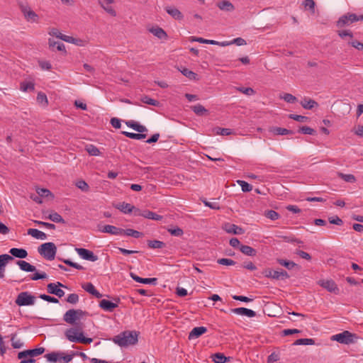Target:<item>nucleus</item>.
<instances>
[{
	"instance_id": "f257e3e1",
	"label": "nucleus",
	"mask_w": 363,
	"mask_h": 363,
	"mask_svg": "<svg viewBox=\"0 0 363 363\" xmlns=\"http://www.w3.org/2000/svg\"><path fill=\"white\" fill-rule=\"evenodd\" d=\"M139 332L135 330H125L113 339V342L121 347L134 345L138 341Z\"/></svg>"
},
{
	"instance_id": "f03ea898",
	"label": "nucleus",
	"mask_w": 363,
	"mask_h": 363,
	"mask_svg": "<svg viewBox=\"0 0 363 363\" xmlns=\"http://www.w3.org/2000/svg\"><path fill=\"white\" fill-rule=\"evenodd\" d=\"M66 338L72 342H79L82 344H90L93 342L91 337H85L82 328L79 327L69 328L65 332Z\"/></svg>"
},
{
	"instance_id": "7ed1b4c3",
	"label": "nucleus",
	"mask_w": 363,
	"mask_h": 363,
	"mask_svg": "<svg viewBox=\"0 0 363 363\" xmlns=\"http://www.w3.org/2000/svg\"><path fill=\"white\" fill-rule=\"evenodd\" d=\"M45 347H38L31 350H26L18 353V359H21L20 363H34L35 359L33 357L43 354Z\"/></svg>"
},
{
	"instance_id": "20e7f679",
	"label": "nucleus",
	"mask_w": 363,
	"mask_h": 363,
	"mask_svg": "<svg viewBox=\"0 0 363 363\" xmlns=\"http://www.w3.org/2000/svg\"><path fill=\"white\" fill-rule=\"evenodd\" d=\"M74 355V352L71 354H66L62 352H52L46 354L45 357L48 362L51 363H69L72 360Z\"/></svg>"
},
{
	"instance_id": "39448f33",
	"label": "nucleus",
	"mask_w": 363,
	"mask_h": 363,
	"mask_svg": "<svg viewBox=\"0 0 363 363\" xmlns=\"http://www.w3.org/2000/svg\"><path fill=\"white\" fill-rule=\"evenodd\" d=\"M38 253L48 260L55 259L57 247L55 243L48 242L40 245L38 248Z\"/></svg>"
},
{
	"instance_id": "423d86ee",
	"label": "nucleus",
	"mask_w": 363,
	"mask_h": 363,
	"mask_svg": "<svg viewBox=\"0 0 363 363\" xmlns=\"http://www.w3.org/2000/svg\"><path fill=\"white\" fill-rule=\"evenodd\" d=\"M358 336L355 333H352L348 330H345L341 333L334 335L331 337V340L337 341L341 344L350 345L357 342Z\"/></svg>"
},
{
	"instance_id": "0eeeda50",
	"label": "nucleus",
	"mask_w": 363,
	"mask_h": 363,
	"mask_svg": "<svg viewBox=\"0 0 363 363\" xmlns=\"http://www.w3.org/2000/svg\"><path fill=\"white\" fill-rule=\"evenodd\" d=\"M36 297L28 291H23L18 294L15 303L18 306H32L35 304Z\"/></svg>"
},
{
	"instance_id": "6e6552de",
	"label": "nucleus",
	"mask_w": 363,
	"mask_h": 363,
	"mask_svg": "<svg viewBox=\"0 0 363 363\" xmlns=\"http://www.w3.org/2000/svg\"><path fill=\"white\" fill-rule=\"evenodd\" d=\"M357 21H358L357 14L353 13H347L339 18L336 22V26L337 28H343Z\"/></svg>"
},
{
	"instance_id": "1a4fd4ad",
	"label": "nucleus",
	"mask_w": 363,
	"mask_h": 363,
	"mask_svg": "<svg viewBox=\"0 0 363 363\" xmlns=\"http://www.w3.org/2000/svg\"><path fill=\"white\" fill-rule=\"evenodd\" d=\"M60 287L67 288L65 285L59 281L57 283H50L47 285L48 293L55 295L59 298H62L65 295V291L60 289Z\"/></svg>"
},
{
	"instance_id": "9d476101",
	"label": "nucleus",
	"mask_w": 363,
	"mask_h": 363,
	"mask_svg": "<svg viewBox=\"0 0 363 363\" xmlns=\"http://www.w3.org/2000/svg\"><path fill=\"white\" fill-rule=\"evenodd\" d=\"M113 300L115 302L106 300V299H102L99 302V307L107 312H113L116 308L118 306V303H120V298L118 297L113 298Z\"/></svg>"
},
{
	"instance_id": "9b49d317",
	"label": "nucleus",
	"mask_w": 363,
	"mask_h": 363,
	"mask_svg": "<svg viewBox=\"0 0 363 363\" xmlns=\"http://www.w3.org/2000/svg\"><path fill=\"white\" fill-rule=\"evenodd\" d=\"M318 285L325 289L327 291L335 294H339L340 289L336 283L332 279H321L318 281Z\"/></svg>"
},
{
	"instance_id": "f8f14e48",
	"label": "nucleus",
	"mask_w": 363,
	"mask_h": 363,
	"mask_svg": "<svg viewBox=\"0 0 363 363\" xmlns=\"http://www.w3.org/2000/svg\"><path fill=\"white\" fill-rule=\"evenodd\" d=\"M75 250L78 255L84 259L91 262H95L98 259V257L89 250L85 248H76Z\"/></svg>"
},
{
	"instance_id": "ddd939ff",
	"label": "nucleus",
	"mask_w": 363,
	"mask_h": 363,
	"mask_svg": "<svg viewBox=\"0 0 363 363\" xmlns=\"http://www.w3.org/2000/svg\"><path fill=\"white\" fill-rule=\"evenodd\" d=\"M222 228L229 234L242 235L245 233V230L242 228L230 223H225Z\"/></svg>"
},
{
	"instance_id": "4468645a",
	"label": "nucleus",
	"mask_w": 363,
	"mask_h": 363,
	"mask_svg": "<svg viewBox=\"0 0 363 363\" xmlns=\"http://www.w3.org/2000/svg\"><path fill=\"white\" fill-rule=\"evenodd\" d=\"M14 258L7 254H3L0 255V279L4 277V272L6 270V264L9 261L13 260Z\"/></svg>"
},
{
	"instance_id": "2eb2a0df",
	"label": "nucleus",
	"mask_w": 363,
	"mask_h": 363,
	"mask_svg": "<svg viewBox=\"0 0 363 363\" xmlns=\"http://www.w3.org/2000/svg\"><path fill=\"white\" fill-rule=\"evenodd\" d=\"M230 311L233 313L249 318H253L256 315V313L254 311L243 307L232 308Z\"/></svg>"
},
{
	"instance_id": "dca6fc26",
	"label": "nucleus",
	"mask_w": 363,
	"mask_h": 363,
	"mask_svg": "<svg viewBox=\"0 0 363 363\" xmlns=\"http://www.w3.org/2000/svg\"><path fill=\"white\" fill-rule=\"evenodd\" d=\"M130 276L133 280L141 284L155 285L157 281V278H142L133 272L130 273Z\"/></svg>"
},
{
	"instance_id": "f3484780",
	"label": "nucleus",
	"mask_w": 363,
	"mask_h": 363,
	"mask_svg": "<svg viewBox=\"0 0 363 363\" xmlns=\"http://www.w3.org/2000/svg\"><path fill=\"white\" fill-rule=\"evenodd\" d=\"M102 233H109L113 235H122L123 228L111 225H106L100 230Z\"/></svg>"
},
{
	"instance_id": "a211bd4d",
	"label": "nucleus",
	"mask_w": 363,
	"mask_h": 363,
	"mask_svg": "<svg viewBox=\"0 0 363 363\" xmlns=\"http://www.w3.org/2000/svg\"><path fill=\"white\" fill-rule=\"evenodd\" d=\"M207 332V328L203 326L195 327L189 334V340L198 338Z\"/></svg>"
},
{
	"instance_id": "6ab92c4d",
	"label": "nucleus",
	"mask_w": 363,
	"mask_h": 363,
	"mask_svg": "<svg viewBox=\"0 0 363 363\" xmlns=\"http://www.w3.org/2000/svg\"><path fill=\"white\" fill-rule=\"evenodd\" d=\"M10 256L19 259H24L28 256V252L25 249L23 248H11L9 250Z\"/></svg>"
},
{
	"instance_id": "aec40b11",
	"label": "nucleus",
	"mask_w": 363,
	"mask_h": 363,
	"mask_svg": "<svg viewBox=\"0 0 363 363\" xmlns=\"http://www.w3.org/2000/svg\"><path fill=\"white\" fill-rule=\"evenodd\" d=\"M16 264L22 271L26 272H33L36 271V268L35 266L30 264V263L24 260H17Z\"/></svg>"
},
{
	"instance_id": "412c9836",
	"label": "nucleus",
	"mask_w": 363,
	"mask_h": 363,
	"mask_svg": "<svg viewBox=\"0 0 363 363\" xmlns=\"http://www.w3.org/2000/svg\"><path fill=\"white\" fill-rule=\"evenodd\" d=\"M217 6L223 11L232 12L235 10L234 5L228 0H223L217 3Z\"/></svg>"
},
{
	"instance_id": "4be33fe9",
	"label": "nucleus",
	"mask_w": 363,
	"mask_h": 363,
	"mask_svg": "<svg viewBox=\"0 0 363 363\" xmlns=\"http://www.w3.org/2000/svg\"><path fill=\"white\" fill-rule=\"evenodd\" d=\"M21 11L23 13L27 21L36 22L38 21V15L32 10L28 9L27 7L21 6Z\"/></svg>"
},
{
	"instance_id": "5701e85b",
	"label": "nucleus",
	"mask_w": 363,
	"mask_h": 363,
	"mask_svg": "<svg viewBox=\"0 0 363 363\" xmlns=\"http://www.w3.org/2000/svg\"><path fill=\"white\" fill-rule=\"evenodd\" d=\"M75 309H69L63 315V320L66 323L74 325L76 324V321L77 320L74 314Z\"/></svg>"
},
{
	"instance_id": "b1692460",
	"label": "nucleus",
	"mask_w": 363,
	"mask_h": 363,
	"mask_svg": "<svg viewBox=\"0 0 363 363\" xmlns=\"http://www.w3.org/2000/svg\"><path fill=\"white\" fill-rule=\"evenodd\" d=\"M277 263H279L280 265L284 266L286 269L291 270L294 268H296L297 271H299L301 267L297 264L294 262L293 261H289L284 259H277Z\"/></svg>"
},
{
	"instance_id": "393cba45",
	"label": "nucleus",
	"mask_w": 363,
	"mask_h": 363,
	"mask_svg": "<svg viewBox=\"0 0 363 363\" xmlns=\"http://www.w3.org/2000/svg\"><path fill=\"white\" fill-rule=\"evenodd\" d=\"M165 11L168 14H169L172 18L176 20H182L184 18L182 12L175 7L167 6L165 8Z\"/></svg>"
},
{
	"instance_id": "a878e982",
	"label": "nucleus",
	"mask_w": 363,
	"mask_h": 363,
	"mask_svg": "<svg viewBox=\"0 0 363 363\" xmlns=\"http://www.w3.org/2000/svg\"><path fill=\"white\" fill-rule=\"evenodd\" d=\"M125 123L128 127L133 128L134 130L138 133H143L144 132L147 131V129L145 126L140 125L134 121H128Z\"/></svg>"
},
{
	"instance_id": "bb28decb",
	"label": "nucleus",
	"mask_w": 363,
	"mask_h": 363,
	"mask_svg": "<svg viewBox=\"0 0 363 363\" xmlns=\"http://www.w3.org/2000/svg\"><path fill=\"white\" fill-rule=\"evenodd\" d=\"M116 208L123 213H130L134 209V206L125 202H121L116 205Z\"/></svg>"
},
{
	"instance_id": "cd10ccee",
	"label": "nucleus",
	"mask_w": 363,
	"mask_h": 363,
	"mask_svg": "<svg viewBox=\"0 0 363 363\" xmlns=\"http://www.w3.org/2000/svg\"><path fill=\"white\" fill-rule=\"evenodd\" d=\"M149 31L151 33H152L155 36L157 37L159 39L162 40L167 38V33L162 28H160L158 26L150 28Z\"/></svg>"
},
{
	"instance_id": "c85d7f7f",
	"label": "nucleus",
	"mask_w": 363,
	"mask_h": 363,
	"mask_svg": "<svg viewBox=\"0 0 363 363\" xmlns=\"http://www.w3.org/2000/svg\"><path fill=\"white\" fill-rule=\"evenodd\" d=\"M270 131L274 135H293L294 131L280 127H272L270 128Z\"/></svg>"
},
{
	"instance_id": "c756f323",
	"label": "nucleus",
	"mask_w": 363,
	"mask_h": 363,
	"mask_svg": "<svg viewBox=\"0 0 363 363\" xmlns=\"http://www.w3.org/2000/svg\"><path fill=\"white\" fill-rule=\"evenodd\" d=\"M28 234L31 235L32 237L39 239V240H45L47 235L45 233L35 229V228H30L28 230Z\"/></svg>"
},
{
	"instance_id": "7c9ffc66",
	"label": "nucleus",
	"mask_w": 363,
	"mask_h": 363,
	"mask_svg": "<svg viewBox=\"0 0 363 363\" xmlns=\"http://www.w3.org/2000/svg\"><path fill=\"white\" fill-rule=\"evenodd\" d=\"M240 250L242 253L247 256L255 257L257 255V250L249 245H241L240 246Z\"/></svg>"
},
{
	"instance_id": "2f4dec72",
	"label": "nucleus",
	"mask_w": 363,
	"mask_h": 363,
	"mask_svg": "<svg viewBox=\"0 0 363 363\" xmlns=\"http://www.w3.org/2000/svg\"><path fill=\"white\" fill-rule=\"evenodd\" d=\"M191 109L199 116H203L208 113V111L199 104L191 106Z\"/></svg>"
},
{
	"instance_id": "473e14b6",
	"label": "nucleus",
	"mask_w": 363,
	"mask_h": 363,
	"mask_svg": "<svg viewBox=\"0 0 363 363\" xmlns=\"http://www.w3.org/2000/svg\"><path fill=\"white\" fill-rule=\"evenodd\" d=\"M302 107L305 109L311 110L314 107H317L318 106V104L313 100V99H307L306 98H304L303 100H302L300 102Z\"/></svg>"
},
{
	"instance_id": "72a5a7b5",
	"label": "nucleus",
	"mask_w": 363,
	"mask_h": 363,
	"mask_svg": "<svg viewBox=\"0 0 363 363\" xmlns=\"http://www.w3.org/2000/svg\"><path fill=\"white\" fill-rule=\"evenodd\" d=\"M179 70L182 73L183 75L186 77L191 80L197 81L199 80L198 74L189 69L186 67H182L181 69H179Z\"/></svg>"
},
{
	"instance_id": "f704fd0d",
	"label": "nucleus",
	"mask_w": 363,
	"mask_h": 363,
	"mask_svg": "<svg viewBox=\"0 0 363 363\" xmlns=\"http://www.w3.org/2000/svg\"><path fill=\"white\" fill-rule=\"evenodd\" d=\"M147 246L151 249H162L166 247V243L157 240H147Z\"/></svg>"
},
{
	"instance_id": "c9c22d12",
	"label": "nucleus",
	"mask_w": 363,
	"mask_h": 363,
	"mask_svg": "<svg viewBox=\"0 0 363 363\" xmlns=\"http://www.w3.org/2000/svg\"><path fill=\"white\" fill-rule=\"evenodd\" d=\"M45 218H48L55 223H60L62 224L66 223V221L64 220V218L57 212H52L46 216Z\"/></svg>"
},
{
	"instance_id": "e433bc0d",
	"label": "nucleus",
	"mask_w": 363,
	"mask_h": 363,
	"mask_svg": "<svg viewBox=\"0 0 363 363\" xmlns=\"http://www.w3.org/2000/svg\"><path fill=\"white\" fill-rule=\"evenodd\" d=\"M290 277L288 272L284 269L280 271H274L273 272V279L276 280H284Z\"/></svg>"
},
{
	"instance_id": "4c0bfd02",
	"label": "nucleus",
	"mask_w": 363,
	"mask_h": 363,
	"mask_svg": "<svg viewBox=\"0 0 363 363\" xmlns=\"http://www.w3.org/2000/svg\"><path fill=\"white\" fill-rule=\"evenodd\" d=\"M85 150L91 156H99L101 152L98 147L92 144H88L85 146Z\"/></svg>"
},
{
	"instance_id": "58836bf2",
	"label": "nucleus",
	"mask_w": 363,
	"mask_h": 363,
	"mask_svg": "<svg viewBox=\"0 0 363 363\" xmlns=\"http://www.w3.org/2000/svg\"><path fill=\"white\" fill-rule=\"evenodd\" d=\"M122 134L125 135L126 137L134 139V140H142L146 138V135L142 133H130L127 131H123Z\"/></svg>"
},
{
	"instance_id": "ea45409f",
	"label": "nucleus",
	"mask_w": 363,
	"mask_h": 363,
	"mask_svg": "<svg viewBox=\"0 0 363 363\" xmlns=\"http://www.w3.org/2000/svg\"><path fill=\"white\" fill-rule=\"evenodd\" d=\"M125 235L127 236H131V237H133L135 238H139L140 237H141L143 235V233L138 231V230H133V229H130V228H128V229H123V232H122V235Z\"/></svg>"
},
{
	"instance_id": "a19ab883",
	"label": "nucleus",
	"mask_w": 363,
	"mask_h": 363,
	"mask_svg": "<svg viewBox=\"0 0 363 363\" xmlns=\"http://www.w3.org/2000/svg\"><path fill=\"white\" fill-rule=\"evenodd\" d=\"M337 177L342 179H343L346 182L349 183H354L356 182V178L353 174H343L342 172L337 173Z\"/></svg>"
},
{
	"instance_id": "79ce46f5",
	"label": "nucleus",
	"mask_w": 363,
	"mask_h": 363,
	"mask_svg": "<svg viewBox=\"0 0 363 363\" xmlns=\"http://www.w3.org/2000/svg\"><path fill=\"white\" fill-rule=\"evenodd\" d=\"M144 218L154 220H161L163 217L151 211L145 210Z\"/></svg>"
},
{
	"instance_id": "37998d69",
	"label": "nucleus",
	"mask_w": 363,
	"mask_h": 363,
	"mask_svg": "<svg viewBox=\"0 0 363 363\" xmlns=\"http://www.w3.org/2000/svg\"><path fill=\"white\" fill-rule=\"evenodd\" d=\"M314 344L315 340L312 338H301L294 342V345H313Z\"/></svg>"
},
{
	"instance_id": "c03bdc74",
	"label": "nucleus",
	"mask_w": 363,
	"mask_h": 363,
	"mask_svg": "<svg viewBox=\"0 0 363 363\" xmlns=\"http://www.w3.org/2000/svg\"><path fill=\"white\" fill-rule=\"evenodd\" d=\"M213 134L220 135H229L232 133V131L229 128H222L220 127H215L212 129Z\"/></svg>"
},
{
	"instance_id": "a18cd8bd",
	"label": "nucleus",
	"mask_w": 363,
	"mask_h": 363,
	"mask_svg": "<svg viewBox=\"0 0 363 363\" xmlns=\"http://www.w3.org/2000/svg\"><path fill=\"white\" fill-rule=\"evenodd\" d=\"M58 259L62 261V262H64L65 264H67L69 267H72L73 268H75L77 269H79V270L84 269V268L82 265H80L76 262H74L70 259H62V258H60V257L58 258Z\"/></svg>"
},
{
	"instance_id": "49530a36",
	"label": "nucleus",
	"mask_w": 363,
	"mask_h": 363,
	"mask_svg": "<svg viewBox=\"0 0 363 363\" xmlns=\"http://www.w3.org/2000/svg\"><path fill=\"white\" fill-rule=\"evenodd\" d=\"M191 41L192 42H199L201 43H205V44H209V45H217L218 41L213 40H207L204 39L203 38H198V37H191Z\"/></svg>"
},
{
	"instance_id": "de8ad7c7",
	"label": "nucleus",
	"mask_w": 363,
	"mask_h": 363,
	"mask_svg": "<svg viewBox=\"0 0 363 363\" xmlns=\"http://www.w3.org/2000/svg\"><path fill=\"white\" fill-rule=\"evenodd\" d=\"M21 90L23 91H31L35 89V84L33 82H23L21 83Z\"/></svg>"
},
{
	"instance_id": "09e8293b",
	"label": "nucleus",
	"mask_w": 363,
	"mask_h": 363,
	"mask_svg": "<svg viewBox=\"0 0 363 363\" xmlns=\"http://www.w3.org/2000/svg\"><path fill=\"white\" fill-rule=\"evenodd\" d=\"M213 361L215 363H225L227 361V357L222 353H216L213 355Z\"/></svg>"
},
{
	"instance_id": "8fccbe9b",
	"label": "nucleus",
	"mask_w": 363,
	"mask_h": 363,
	"mask_svg": "<svg viewBox=\"0 0 363 363\" xmlns=\"http://www.w3.org/2000/svg\"><path fill=\"white\" fill-rule=\"evenodd\" d=\"M16 334L11 335V345L14 349L21 348L23 346V342L20 339L16 340Z\"/></svg>"
},
{
	"instance_id": "3c124183",
	"label": "nucleus",
	"mask_w": 363,
	"mask_h": 363,
	"mask_svg": "<svg viewBox=\"0 0 363 363\" xmlns=\"http://www.w3.org/2000/svg\"><path fill=\"white\" fill-rule=\"evenodd\" d=\"M237 182L240 186L243 192H249L252 189V186L245 181L238 180Z\"/></svg>"
},
{
	"instance_id": "603ef678",
	"label": "nucleus",
	"mask_w": 363,
	"mask_h": 363,
	"mask_svg": "<svg viewBox=\"0 0 363 363\" xmlns=\"http://www.w3.org/2000/svg\"><path fill=\"white\" fill-rule=\"evenodd\" d=\"M36 192L38 194L40 195L41 198H45L48 196H50L52 198L54 197L51 191L48 189H43V188H38L36 189Z\"/></svg>"
},
{
	"instance_id": "864d4df0",
	"label": "nucleus",
	"mask_w": 363,
	"mask_h": 363,
	"mask_svg": "<svg viewBox=\"0 0 363 363\" xmlns=\"http://www.w3.org/2000/svg\"><path fill=\"white\" fill-rule=\"evenodd\" d=\"M141 101L144 104H147L155 106H158L160 105V102L158 101L151 99L147 96H143L141 98Z\"/></svg>"
},
{
	"instance_id": "5fc2aeb1",
	"label": "nucleus",
	"mask_w": 363,
	"mask_h": 363,
	"mask_svg": "<svg viewBox=\"0 0 363 363\" xmlns=\"http://www.w3.org/2000/svg\"><path fill=\"white\" fill-rule=\"evenodd\" d=\"M264 216L272 220H277L279 218V214L273 210L266 211L264 212Z\"/></svg>"
},
{
	"instance_id": "6e6d98bb",
	"label": "nucleus",
	"mask_w": 363,
	"mask_h": 363,
	"mask_svg": "<svg viewBox=\"0 0 363 363\" xmlns=\"http://www.w3.org/2000/svg\"><path fill=\"white\" fill-rule=\"evenodd\" d=\"M37 101L38 104L45 106L48 105V98L45 94L39 92L37 96Z\"/></svg>"
},
{
	"instance_id": "4d7b16f0",
	"label": "nucleus",
	"mask_w": 363,
	"mask_h": 363,
	"mask_svg": "<svg viewBox=\"0 0 363 363\" xmlns=\"http://www.w3.org/2000/svg\"><path fill=\"white\" fill-rule=\"evenodd\" d=\"M76 186L77 188L81 189L84 192H87L89 190V186L88 184L84 180H79L76 183Z\"/></svg>"
},
{
	"instance_id": "13d9d810",
	"label": "nucleus",
	"mask_w": 363,
	"mask_h": 363,
	"mask_svg": "<svg viewBox=\"0 0 363 363\" xmlns=\"http://www.w3.org/2000/svg\"><path fill=\"white\" fill-rule=\"evenodd\" d=\"M280 98L284 99L287 103L294 104L297 101L296 96H293L291 94L286 93L283 96H280Z\"/></svg>"
},
{
	"instance_id": "bf43d9fd",
	"label": "nucleus",
	"mask_w": 363,
	"mask_h": 363,
	"mask_svg": "<svg viewBox=\"0 0 363 363\" xmlns=\"http://www.w3.org/2000/svg\"><path fill=\"white\" fill-rule=\"evenodd\" d=\"M289 118L291 119H293L296 121L298 122H306L308 120V118L307 116H301V115H296V114H290L289 115Z\"/></svg>"
},
{
	"instance_id": "052dcab7",
	"label": "nucleus",
	"mask_w": 363,
	"mask_h": 363,
	"mask_svg": "<svg viewBox=\"0 0 363 363\" xmlns=\"http://www.w3.org/2000/svg\"><path fill=\"white\" fill-rule=\"evenodd\" d=\"M217 262L219 264L226 265V266L235 265L236 264V262L234 260H233L231 259H228V258L218 259L217 260Z\"/></svg>"
},
{
	"instance_id": "680f3d73",
	"label": "nucleus",
	"mask_w": 363,
	"mask_h": 363,
	"mask_svg": "<svg viewBox=\"0 0 363 363\" xmlns=\"http://www.w3.org/2000/svg\"><path fill=\"white\" fill-rule=\"evenodd\" d=\"M298 132L306 135H314L315 133V130L308 126L301 127Z\"/></svg>"
},
{
	"instance_id": "e2e57ef3",
	"label": "nucleus",
	"mask_w": 363,
	"mask_h": 363,
	"mask_svg": "<svg viewBox=\"0 0 363 363\" xmlns=\"http://www.w3.org/2000/svg\"><path fill=\"white\" fill-rule=\"evenodd\" d=\"M39 297L44 300V301H46L48 302H50V303H59V300L55 298V297H53V296H49V295H46V294H40L39 296Z\"/></svg>"
},
{
	"instance_id": "0e129e2a",
	"label": "nucleus",
	"mask_w": 363,
	"mask_h": 363,
	"mask_svg": "<svg viewBox=\"0 0 363 363\" xmlns=\"http://www.w3.org/2000/svg\"><path fill=\"white\" fill-rule=\"evenodd\" d=\"M47 278V274L45 272L39 273L36 272L30 276L31 280L37 281L39 279H43Z\"/></svg>"
},
{
	"instance_id": "69168bd1",
	"label": "nucleus",
	"mask_w": 363,
	"mask_h": 363,
	"mask_svg": "<svg viewBox=\"0 0 363 363\" xmlns=\"http://www.w3.org/2000/svg\"><path fill=\"white\" fill-rule=\"evenodd\" d=\"M303 5L306 9H308L311 10L313 13H314L315 4L313 0H305L303 2Z\"/></svg>"
},
{
	"instance_id": "338daca9",
	"label": "nucleus",
	"mask_w": 363,
	"mask_h": 363,
	"mask_svg": "<svg viewBox=\"0 0 363 363\" xmlns=\"http://www.w3.org/2000/svg\"><path fill=\"white\" fill-rule=\"evenodd\" d=\"M66 301L72 304H75L79 301V296L77 294H71L66 298Z\"/></svg>"
},
{
	"instance_id": "774afa93",
	"label": "nucleus",
	"mask_w": 363,
	"mask_h": 363,
	"mask_svg": "<svg viewBox=\"0 0 363 363\" xmlns=\"http://www.w3.org/2000/svg\"><path fill=\"white\" fill-rule=\"evenodd\" d=\"M38 65L42 69L50 70L52 69V65L48 61L39 60Z\"/></svg>"
}]
</instances>
